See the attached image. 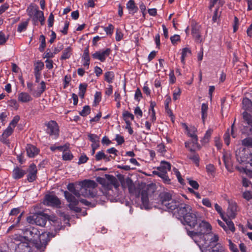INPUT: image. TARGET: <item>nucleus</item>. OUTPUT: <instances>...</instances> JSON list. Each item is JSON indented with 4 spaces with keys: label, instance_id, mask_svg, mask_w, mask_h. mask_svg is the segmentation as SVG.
I'll return each instance as SVG.
<instances>
[{
    "label": "nucleus",
    "instance_id": "obj_1",
    "mask_svg": "<svg viewBox=\"0 0 252 252\" xmlns=\"http://www.w3.org/2000/svg\"><path fill=\"white\" fill-rule=\"evenodd\" d=\"M176 215L177 217L183 218L181 221L184 225H187L191 228H194L200 221L198 213L189 205H181L177 208Z\"/></svg>",
    "mask_w": 252,
    "mask_h": 252
},
{
    "label": "nucleus",
    "instance_id": "obj_2",
    "mask_svg": "<svg viewBox=\"0 0 252 252\" xmlns=\"http://www.w3.org/2000/svg\"><path fill=\"white\" fill-rule=\"evenodd\" d=\"M107 181L102 180L99 181L102 186L101 189L102 193L107 197L117 195L118 188L120 186L119 182L112 175H107Z\"/></svg>",
    "mask_w": 252,
    "mask_h": 252
},
{
    "label": "nucleus",
    "instance_id": "obj_3",
    "mask_svg": "<svg viewBox=\"0 0 252 252\" xmlns=\"http://www.w3.org/2000/svg\"><path fill=\"white\" fill-rule=\"evenodd\" d=\"M197 225V226L195 230H187L188 235L196 244L200 243L201 240L204 237L205 235L212 230V226L210 224L205 220H200Z\"/></svg>",
    "mask_w": 252,
    "mask_h": 252
},
{
    "label": "nucleus",
    "instance_id": "obj_4",
    "mask_svg": "<svg viewBox=\"0 0 252 252\" xmlns=\"http://www.w3.org/2000/svg\"><path fill=\"white\" fill-rule=\"evenodd\" d=\"M81 194L84 197H94L96 194L97 184L93 180H85L79 183Z\"/></svg>",
    "mask_w": 252,
    "mask_h": 252
},
{
    "label": "nucleus",
    "instance_id": "obj_5",
    "mask_svg": "<svg viewBox=\"0 0 252 252\" xmlns=\"http://www.w3.org/2000/svg\"><path fill=\"white\" fill-rule=\"evenodd\" d=\"M47 219L53 221H56L57 220L55 217H53V219H51L47 214H39L28 217L27 218V221L28 222L32 224H35L37 225L43 226L45 225Z\"/></svg>",
    "mask_w": 252,
    "mask_h": 252
},
{
    "label": "nucleus",
    "instance_id": "obj_6",
    "mask_svg": "<svg viewBox=\"0 0 252 252\" xmlns=\"http://www.w3.org/2000/svg\"><path fill=\"white\" fill-rule=\"evenodd\" d=\"M28 15L33 18L34 21L39 20L41 25L44 22L45 18L44 17L43 12L39 10L38 6L35 4L30 5L27 10Z\"/></svg>",
    "mask_w": 252,
    "mask_h": 252
},
{
    "label": "nucleus",
    "instance_id": "obj_7",
    "mask_svg": "<svg viewBox=\"0 0 252 252\" xmlns=\"http://www.w3.org/2000/svg\"><path fill=\"white\" fill-rule=\"evenodd\" d=\"M39 231L37 228L31 227L24 230L23 239L25 240L32 242V244H38V238L39 237Z\"/></svg>",
    "mask_w": 252,
    "mask_h": 252
},
{
    "label": "nucleus",
    "instance_id": "obj_8",
    "mask_svg": "<svg viewBox=\"0 0 252 252\" xmlns=\"http://www.w3.org/2000/svg\"><path fill=\"white\" fill-rule=\"evenodd\" d=\"M242 107L245 111H252V101L247 97L243 98L242 101ZM243 118L248 125L252 127V116L247 112L245 111L243 113Z\"/></svg>",
    "mask_w": 252,
    "mask_h": 252
},
{
    "label": "nucleus",
    "instance_id": "obj_9",
    "mask_svg": "<svg viewBox=\"0 0 252 252\" xmlns=\"http://www.w3.org/2000/svg\"><path fill=\"white\" fill-rule=\"evenodd\" d=\"M223 4V2L221 0H211L210 2V9L214 10V15L213 16V21L217 22L218 19L220 17L221 12V7Z\"/></svg>",
    "mask_w": 252,
    "mask_h": 252
},
{
    "label": "nucleus",
    "instance_id": "obj_10",
    "mask_svg": "<svg viewBox=\"0 0 252 252\" xmlns=\"http://www.w3.org/2000/svg\"><path fill=\"white\" fill-rule=\"evenodd\" d=\"M219 239V237L218 235L213 233L211 230L207 233V234L205 235L204 237L201 240L200 243H197V245L202 251V250H205V249H203V247L207 244V242H209L210 244H212L218 242Z\"/></svg>",
    "mask_w": 252,
    "mask_h": 252
},
{
    "label": "nucleus",
    "instance_id": "obj_11",
    "mask_svg": "<svg viewBox=\"0 0 252 252\" xmlns=\"http://www.w3.org/2000/svg\"><path fill=\"white\" fill-rule=\"evenodd\" d=\"M191 34L195 41L197 43H202L204 40V38L201 34L202 28L200 25L196 23H192Z\"/></svg>",
    "mask_w": 252,
    "mask_h": 252
},
{
    "label": "nucleus",
    "instance_id": "obj_12",
    "mask_svg": "<svg viewBox=\"0 0 252 252\" xmlns=\"http://www.w3.org/2000/svg\"><path fill=\"white\" fill-rule=\"evenodd\" d=\"M64 194L65 199L69 203L68 207L69 208L76 212H80L81 209L77 206L78 204V200L76 198V196H74L73 194H72V193L67 191L64 192Z\"/></svg>",
    "mask_w": 252,
    "mask_h": 252
},
{
    "label": "nucleus",
    "instance_id": "obj_13",
    "mask_svg": "<svg viewBox=\"0 0 252 252\" xmlns=\"http://www.w3.org/2000/svg\"><path fill=\"white\" fill-rule=\"evenodd\" d=\"M17 241L15 244V251L18 252H31L32 248L33 246V244L32 242H30L27 240Z\"/></svg>",
    "mask_w": 252,
    "mask_h": 252
},
{
    "label": "nucleus",
    "instance_id": "obj_14",
    "mask_svg": "<svg viewBox=\"0 0 252 252\" xmlns=\"http://www.w3.org/2000/svg\"><path fill=\"white\" fill-rule=\"evenodd\" d=\"M40 87L38 88L37 90H35L33 88V84L32 82L27 83V88L29 91L35 97H39L46 90V85L44 81H42L40 83Z\"/></svg>",
    "mask_w": 252,
    "mask_h": 252
},
{
    "label": "nucleus",
    "instance_id": "obj_15",
    "mask_svg": "<svg viewBox=\"0 0 252 252\" xmlns=\"http://www.w3.org/2000/svg\"><path fill=\"white\" fill-rule=\"evenodd\" d=\"M43 203L47 206L58 207L61 204L59 198L53 194H47L45 195Z\"/></svg>",
    "mask_w": 252,
    "mask_h": 252
},
{
    "label": "nucleus",
    "instance_id": "obj_16",
    "mask_svg": "<svg viewBox=\"0 0 252 252\" xmlns=\"http://www.w3.org/2000/svg\"><path fill=\"white\" fill-rule=\"evenodd\" d=\"M47 132L50 136L56 138L59 135V127L57 123L54 121L49 122L47 124Z\"/></svg>",
    "mask_w": 252,
    "mask_h": 252
},
{
    "label": "nucleus",
    "instance_id": "obj_17",
    "mask_svg": "<svg viewBox=\"0 0 252 252\" xmlns=\"http://www.w3.org/2000/svg\"><path fill=\"white\" fill-rule=\"evenodd\" d=\"M183 126L186 130L189 136L192 138L193 143L196 144L198 140L197 136L196 134L197 131L196 128L194 126H188L186 124H183Z\"/></svg>",
    "mask_w": 252,
    "mask_h": 252
},
{
    "label": "nucleus",
    "instance_id": "obj_18",
    "mask_svg": "<svg viewBox=\"0 0 252 252\" xmlns=\"http://www.w3.org/2000/svg\"><path fill=\"white\" fill-rule=\"evenodd\" d=\"M141 196L142 206L145 209H149L151 208L149 203L148 192L147 189H144L141 190L140 192Z\"/></svg>",
    "mask_w": 252,
    "mask_h": 252
},
{
    "label": "nucleus",
    "instance_id": "obj_19",
    "mask_svg": "<svg viewBox=\"0 0 252 252\" xmlns=\"http://www.w3.org/2000/svg\"><path fill=\"white\" fill-rule=\"evenodd\" d=\"M110 53V49L107 48L104 51H100L95 52L92 54V57L95 59L99 60L101 62H103L105 61L106 57L109 56Z\"/></svg>",
    "mask_w": 252,
    "mask_h": 252
},
{
    "label": "nucleus",
    "instance_id": "obj_20",
    "mask_svg": "<svg viewBox=\"0 0 252 252\" xmlns=\"http://www.w3.org/2000/svg\"><path fill=\"white\" fill-rule=\"evenodd\" d=\"M27 172V180L29 182H32L35 180L37 170L36 166L34 164H31L29 166Z\"/></svg>",
    "mask_w": 252,
    "mask_h": 252
},
{
    "label": "nucleus",
    "instance_id": "obj_21",
    "mask_svg": "<svg viewBox=\"0 0 252 252\" xmlns=\"http://www.w3.org/2000/svg\"><path fill=\"white\" fill-rule=\"evenodd\" d=\"M26 151L29 157L33 158L38 154L39 150L34 145L28 144L26 146Z\"/></svg>",
    "mask_w": 252,
    "mask_h": 252
},
{
    "label": "nucleus",
    "instance_id": "obj_22",
    "mask_svg": "<svg viewBox=\"0 0 252 252\" xmlns=\"http://www.w3.org/2000/svg\"><path fill=\"white\" fill-rule=\"evenodd\" d=\"M18 100L22 103H27L32 100V97L26 92H21L18 94Z\"/></svg>",
    "mask_w": 252,
    "mask_h": 252
},
{
    "label": "nucleus",
    "instance_id": "obj_23",
    "mask_svg": "<svg viewBox=\"0 0 252 252\" xmlns=\"http://www.w3.org/2000/svg\"><path fill=\"white\" fill-rule=\"evenodd\" d=\"M38 238V244L40 243L42 246H45L49 241V233L45 232H39Z\"/></svg>",
    "mask_w": 252,
    "mask_h": 252
},
{
    "label": "nucleus",
    "instance_id": "obj_24",
    "mask_svg": "<svg viewBox=\"0 0 252 252\" xmlns=\"http://www.w3.org/2000/svg\"><path fill=\"white\" fill-rule=\"evenodd\" d=\"M26 173V171L22 168L16 167L13 170L12 176L14 179H19L22 178Z\"/></svg>",
    "mask_w": 252,
    "mask_h": 252
},
{
    "label": "nucleus",
    "instance_id": "obj_25",
    "mask_svg": "<svg viewBox=\"0 0 252 252\" xmlns=\"http://www.w3.org/2000/svg\"><path fill=\"white\" fill-rule=\"evenodd\" d=\"M172 199V195L169 192H163L160 194V201L162 207Z\"/></svg>",
    "mask_w": 252,
    "mask_h": 252
},
{
    "label": "nucleus",
    "instance_id": "obj_26",
    "mask_svg": "<svg viewBox=\"0 0 252 252\" xmlns=\"http://www.w3.org/2000/svg\"><path fill=\"white\" fill-rule=\"evenodd\" d=\"M178 203L175 200L172 199L170 201L167 202L166 205L162 207L163 209L168 210V211H173L177 208Z\"/></svg>",
    "mask_w": 252,
    "mask_h": 252
},
{
    "label": "nucleus",
    "instance_id": "obj_27",
    "mask_svg": "<svg viewBox=\"0 0 252 252\" xmlns=\"http://www.w3.org/2000/svg\"><path fill=\"white\" fill-rule=\"evenodd\" d=\"M90 56L88 48L85 49L84 53L83 55L82 61H83V65L87 67V68H89L90 64Z\"/></svg>",
    "mask_w": 252,
    "mask_h": 252
},
{
    "label": "nucleus",
    "instance_id": "obj_28",
    "mask_svg": "<svg viewBox=\"0 0 252 252\" xmlns=\"http://www.w3.org/2000/svg\"><path fill=\"white\" fill-rule=\"evenodd\" d=\"M126 8L128 9L129 13L134 14L138 10L133 0H129L126 4Z\"/></svg>",
    "mask_w": 252,
    "mask_h": 252
},
{
    "label": "nucleus",
    "instance_id": "obj_29",
    "mask_svg": "<svg viewBox=\"0 0 252 252\" xmlns=\"http://www.w3.org/2000/svg\"><path fill=\"white\" fill-rule=\"evenodd\" d=\"M171 169V165L169 162L162 161L160 163V165L158 167V171L161 172L167 173Z\"/></svg>",
    "mask_w": 252,
    "mask_h": 252
},
{
    "label": "nucleus",
    "instance_id": "obj_30",
    "mask_svg": "<svg viewBox=\"0 0 252 252\" xmlns=\"http://www.w3.org/2000/svg\"><path fill=\"white\" fill-rule=\"evenodd\" d=\"M222 158L226 168L228 169L231 166V154L228 152H224Z\"/></svg>",
    "mask_w": 252,
    "mask_h": 252
},
{
    "label": "nucleus",
    "instance_id": "obj_31",
    "mask_svg": "<svg viewBox=\"0 0 252 252\" xmlns=\"http://www.w3.org/2000/svg\"><path fill=\"white\" fill-rule=\"evenodd\" d=\"M111 157V156H107L102 151L97 152L95 156L96 160L99 161L104 159L106 162L110 161Z\"/></svg>",
    "mask_w": 252,
    "mask_h": 252
},
{
    "label": "nucleus",
    "instance_id": "obj_32",
    "mask_svg": "<svg viewBox=\"0 0 252 252\" xmlns=\"http://www.w3.org/2000/svg\"><path fill=\"white\" fill-rule=\"evenodd\" d=\"M222 220L225 222L226 224L227 225L228 228L232 233L235 231L234 224L230 219H227L226 217H224L222 214L220 215Z\"/></svg>",
    "mask_w": 252,
    "mask_h": 252
},
{
    "label": "nucleus",
    "instance_id": "obj_33",
    "mask_svg": "<svg viewBox=\"0 0 252 252\" xmlns=\"http://www.w3.org/2000/svg\"><path fill=\"white\" fill-rule=\"evenodd\" d=\"M72 50L71 47L65 48L63 52L61 60H64L69 59L72 55Z\"/></svg>",
    "mask_w": 252,
    "mask_h": 252
},
{
    "label": "nucleus",
    "instance_id": "obj_34",
    "mask_svg": "<svg viewBox=\"0 0 252 252\" xmlns=\"http://www.w3.org/2000/svg\"><path fill=\"white\" fill-rule=\"evenodd\" d=\"M153 173L160 177L164 183L167 184H169L170 183V180L167 175V173L154 171Z\"/></svg>",
    "mask_w": 252,
    "mask_h": 252
},
{
    "label": "nucleus",
    "instance_id": "obj_35",
    "mask_svg": "<svg viewBox=\"0 0 252 252\" xmlns=\"http://www.w3.org/2000/svg\"><path fill=\"white\" fill-rule=\"evenodd\" d=\"M208 109L207 104L202 103L201 105V118L203 123L205 122V120L207 117Z\"/></svg>",
    "mask_w": 252,
    "mask_h": 252
},
{
    "label": "nucleus",
    "instance_id": "obj_36",
    "mask_svg": "<svg viewBox=\"0 0 252 252\" xmlns=\"http://www.w3.org/2000/svg\"><path fill=\"white\" fill-rule=\"evenodd\" d=\"M242 146L247 148H252V137H247L241 141Z\"/></svg>",
    "mask_w": 252,
    "mask_h": 252
},
{
    "label": "nucleus",
    "instance_id": "obj_37",
    "mask_svg": "<svg viewBox=\"0 0 252 252\" xmlns=\"http://www.w3.org/2000/svg\"><path fill=\"white\" fill-rule=\"evenodd\" d=\"M115 77L114 73L113 71H108L104 74V79L109 83H112Z\"/></svg>",
    "mask_w": 252,
    "mask_h": 252
},
{
    "label": "nucleus",
    "instance_id": "obj_38",
    "mask_svg": "<svg viewBox=\"0 0 252 252\" xmlns=\"http://www.w3.org/2000/svg\"><path fill=\"white\" fill-rule=\"evenodd\" d=\"M63 158L64 160H70L73 158V155L71 152L68 150L67 147L63 151Z\"/></svg>",
    "mask_w": 252,
    "mask_h": 252
},
{
    "label": "nucleus",
    "instance_id": "obj_39",
    "mask_svg": "<svg viewBox=\"0 0 252 252\" xmlns=\"http://www.w3.org/2000/svg\"><path fill=\"white\" fill-rule=\"evenodd\" d=\"M191 54V50L188 48H185L182 49V56L181 61L182 63L185 64V58L188 56L189 55Z\"/></svg>",
    "mask_w": 252,
    "mask_h": 252
},
{
    "label": "nucleus",
    "instance_id": "obj_40",
    "mask_svg": "<svg viewBox=\"0 0 252 252\" xmlns=\"http://www.w3.org/2000/svg\"><path fill=\"white\" fill-rule=\"evenodd\" d=\"M88 136L89 140L93 143L92 144L99 143L100 138L98 135L95 134L89 133L88 134Z\"/></svg>",
    "mask_w": 252,
    "mask_h": 252
},
{
    "label": "nucleus",
    "instance_id": "obj_41",
    "mask_svg": "<svg viewBox=\"0 0 252 252\" xmlns=\"http://www.w3.org/2000/svg\"><path fill=\"white\" fill-rule=\"evenodd\" d=\"M236 205H232L229 207L227 213L228 214L229 217L231 218H234L236 216Z\"/></svg>",
    "mask_w": 252,
    "mask_h": 252
},
{
    "label": "nucleus",
    "instance_id": "obj_42",
    "mask_svg": "<svg viewBox=\"0 0 252 252\" xmlns=\"http://www.w3.org/2000/svg\"><path fill=\"white\" fill-rule=\"evenodd\" d=\"M87 87V85L85 84H80L79 85V95L82 98H83L84 97V95H85V94L86 91Z\"/></svg>",
    "mask_w": 252,
    "mask_h": 252
},
{
    "label": "nucleus",
    "instance_id": "obj_43",
    "mask_svg": "<svg viewBox=\"0 0 252 252\" xmlns=\"http://www.w3.org/2000/svg\"><path fill=\"white\" fill-rule=\"evenodd\" d=\"M91 108L89 106L86 105L83 107V110L79 112V114L83 117L86 116L90 113Z\"/></svg>",
    "mask_w": 252,
    "mask_h": 252
},
{
    "label": "nucleus",
    "instance_id": "obj_44",
    "mask_svg": "<svg viewBox=\"0 0 252 252\" xmlns=\"http://www.w3.org/2000/svg\"><path fill=\"white\" fill-rule=\"evenodd\" d=\"M41 44L39 48V50L40 52H43L46 46L45 37L43 35H41L39 37Z\"/></svg>",
    "mask_w": 252,
    "mask_h": 252
},
{
    "label": "nucleus",
    "instance_id": "obj_45",
    "mask_svg": "<svg viewBox=\"0 0 252 252\" xmlns=\"http://www.w3.org/2000/svg\"><path fill=\"white\" fill-rule=\"evenodd\" d=\"M212 132H213V130L211 129H208L206 131L203 139L202 140V142H203L204 143H207L209 140V139L211 137Z\"/></svg>",
    "mask_w": 252,
    "mask_h": 252
},
{
    "label": "nucleus",
    "instance_id": "obj_46",
    "mask_svg": "<svg viewBox=\"0 0 252 252\" xmlns=\"http://www.w3.org/2000/svg\"><path fill=\"white\" fill-rule=\"evenodd\" d=\"M14 129V128H12V127L8 126V127L6 128V129L4 131V132L2 133L3 137H9L13 133Z\"/></svg>",
    "mask_w": 252,
    "mask_h": 252
},
{
    "label": "nucleus",
    "instance_id": "obj_47",
    "mask_svg": "<svg viewBox=\"0 0 252 252\" xmlns=\"http://www.w3.org/2000/svg\"><path fill=\"white\" fill-rule=\"evenodd\" d=\"M44 67V63L41 62H37L34 67V72H40Z\"/></svg>",
    "mask_w": 252,
    "mask_h": 252
},
{
    "label": "nucleus",
    "instance_id": "obj_48",
    "mask_svg": "<svg viewBox=\"0 0 252 252\" xmlns=\"http://www.w3.org/2000/svg\"><path fill=\"white\" fill-rule=\"evenodd\" d=\"M20 120V117L18 115H16L14 117L10 123L9 126L12 128H14L17 125V123H18L19 121Z\"/></svg>",
    "mask_w": 252,
    "mask_h": 252
},
{
    "label": "nucleus",
    "instance_id": "obj_49",
    "mask_svg": "<svg viewBox=\"0 0 252 252\" xmlns=\"http://www.w3.org/2000/svg\"><path fill=\"white\" fill-rule=\"evenodd\" d=\"M28 26V23L27 22H22L18 25L17 31L19 32H21L23 31H25Z\"/></svg>",
    "mask_w": 252,
    "mask_h": 252
},
{
    "label": "nucleus",
    "instance_id": "obj_50",
    "mask_svg": "<svg viewBox=\"0 0 252 252\" xmlns=\"http://www.w3.org/2000/svg\"><path fill=\"white\" fill-rule=\"evenodd\" d=\"M208 252H224V248L220 244H218L216 247L215 249L212 250L211 251L210 250H207Z\"/></svg>",
    "mask_w": 252,
    "mask_h": 252
},
{
    "label": "nucleus",
    "instance_id": "obj_51",
    "mask_svg": "<svg viewBox=\"0 0 252 252\" xmlns=\"http://www.w3.org/2000/svg\"><path fill=\"white\" fill-rule=\"evenodd\" d=\"M223 139L225 143L227 145H229L230 143V133L229 129H227V131L224 133Z\"/></svg>",
    "mask_w": 252,
    "mask_h": 252
},
{
    "label": "nucleus",
    "instance_id": "obj_52",
    "mask_svg": "<svg viewBox=\"0 0 252 252\" xmlns=\"http://www.w3.org/2000/svg\"><path fill=\"white\" fill-rule=\"evenodd\" d=\"M8 105L15 110H17L19 107V104L15 99H11L9 100L8 101Z\"/></svg>",
    "mask_w": 252,
    "mask_h": 252
},
{
    "label": "nucleus",
    "instance_id": "obj_53",
    "mask_svg": "<svg viewBox=\"0 0 252 252\" xmlns=\"http://www.w3.org/2000/svg\"><path fill=\"white\" fill-rule=\"evenodd\" d=\"M181 94V91L180 88H177L176 89L173 93V99L174 100H177Z\"/></svg>",
    "mask_w": 252,
    "mask_h": 252
},
{
    "label": "nucleus",
    "instance_id": "obj_54",
    "mask_svg": "<svg viewBox=\"0 0 252 252\" xmlns=\"http://www.w3.org/2000/svg\"><path fill=\"white\" fill-rule=\"evenodd\" d=\"M173 171L178 180V181L181 184L184 183V180L182 178L180 172L175 168L173 169Z\"/></svg>",
    "mask_w": 252,
    "mask_h": 252
},
{
    "label": "nucleus",
    "instance_id": "obj_55",
    "mask_svg": "<svg viewBox=\"0 0 252 252\" xmlns=\"http://www.w3.org/2000/svg\"><path fill=\"white\" fill-rule=\"evenodd\" d=\"M218 222L219 225L222 227L224 230L225 231V232L227 233H228L229 231H230L229 228H228L227 225L226 224H225L223 222L221 221L220 220H218Z\"/></svg>",
    "mask_w": 252,
    "mask_h": 252
},
{
    "label": "nucleus",
    "instance_id": "obj_56",
    "mask_svg": "<svg viewBox=\"0 0 252 252\" xmlns=\"http://www.w3.org/2000/svg\"><path fill=\"white\" fill-rule=\"evenodd\" d=\"M65 149H66V146L65 145L60 146H52L50 147V149L52 151H55L56 150H58L62 152L63 150H64Z\"/></svg>",
    "mask_w": 252,
    "mask_h": 252
},
{
    "label": "nucleus",
    "instance_id": "obj_57",
    "mask_svg": "<svg viewBox=\"0 0 252 252\" xmlns=\"http://www.w3.org/2000/svg\"><path fill=\"white\" fill-rule=\"evenodd\" d=\"M228 241H229V246L230 249L233 252H239V251L237 248L236 245H235L234 244H233L230 240H229Z\"/></svg>",
    "mask_w": 252,
    "mask_h": 252
},
{
    "label": "nucleus",
    "instance_id": "obj_58",
    "mask_svg": "<svg viewBox=\"0 0 252 252\" xmlns=\"http://www.w3.org/2000/svg\"><path fill=\"white\" fill-rule=\"evenodd\" d=\"M170 40L172 44H176L177 41L180 40V36L179 35L175 34L173 36H171Z\"/></svg>",
    "mask_w": 252,
    "mask_h": 252
},
{
    "label": "nucleus",
    "instance_id": "obj_59",
    "mask_svg": "<svg viewBox=\"0 0 252 252\" xmlns=\"http://www.w3.org/2000/svg\"><path fill=\"white\" fill-rule=\"evenodd\" d=\"M189 158L191 159L197 165H199V158L197 155L194 154L190 156Z\"/></svg>",
    "mask_w": 252,
    "mask_h": 252
},
{
    "label": "nucleus",
    "instance_id": "obj_60",
    "mask_svg": "<svg viewBox=\"0 0 252 252\" xmlns=\"http://www.w3.org/2000/svg\"><path fill=\"white\" fill-rule=\"evenodd\" d=\"M115 140L119 145L122 144L125 141L124 137L119 134H117L116 135Z\"/></svg>",
    "mask_w": 252,
    "mask_h": 252
},
{
    "label": "nucleus",
    "instance_id": "obj_61",
    "mask_svg": "<svg viewBox=\"0 0 252 252\" xmlns=\"http://www.w3.org/2000/svg\"><path fill=\"white\" fill-rule=\"evenodd\" d=\"M243 197L247 200H250L252 199V194L249 191H245L243 193Z\"/></svg>",
    "mask_w": 252,
    "mask_h": 252
},
{
    "label": "nucleus",
    "instance_id": "obj_62",
    "mask_svg": "<svg viewBox=\"0 0 252 252\" xmlns=\"http://www.w3.org/2000/svg\"><path fill=\"white\" fill-rule=\"evenodd\" d=\"M113 30L114 26L111 24L109 25L108 27H105L104 29V30L107 34H111L113 33Z\"/></svg>",
    "mask_w": 252,
    "mask_h": 252
},
{
    "label": "nucleus",
    "instance_id": "obj_63",
    "mask_svg": "<svg viewBox=\"0 0 252 252\" xmlns=\"http://www.w3.org/2000/svg\"><path fill=\"white\" fill-rule=\"evenodd\" d=\"M189 183L194 189H197L199 188V184L195 181L189 180Z\"/></svg>",
    "mask_w": 252,
    "mask_h": 252
},
{
    "label": "nucleus",
    "instance_id": "obj_64",
    "mask_svg": "<svg viewBox=\"0 0 252 252\" xmlns=\"http://www.w3.org/2000/svg\"><path fill=\"white\" fill-rule=\"evenodd\" d=\"M142 96V93L141 92L139 88H137L135 91L134 98L138 101H139L140 98Z\"/></svg>",
    "mask_w": 252,
    "mask_h": 252
}]
</instances>
